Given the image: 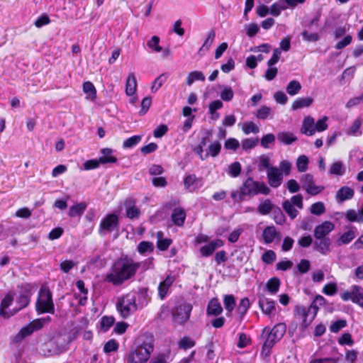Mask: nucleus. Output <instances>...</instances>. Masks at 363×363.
<instances>
[{
	"label": "nucleus",
	"instance_id": "obj_1",
	"mask_svg": "<svg viewBox=\"0 0 363 363\" xmlns=\"http://www.w3.org/2000/svg\"><path fill=\"white\" fill-rule=\"evenodd\" d=\"M140 266V263L131 257L121 256L112 264L109 272L104 277V281L115 286H121L133 279Z\"/></svg>",
	"mask_w": 363,
	"mask_h": 363
},
{
	"label": "nucleus",
	"instance_id": "obj_2",
	"mask_svg": "<svg viewBox=\"0 0 363 363\" xmlns=\"http://www.w3.org/2000/svg\"><path fill=\"white\" fill-rule=\"evenodd\" d=\"M35 310L38 314L55 313V305L52 300V294L49 288H40L38 294V298L35 303Z\"/></svg>",
	"mask_w": 363,
	"mask_h": 363
},
{
	"label": "nucleus",
	"instance_id": "obj_3",
	"mask_svg": "<svg viewBox=\"0 0 363 363\" xmlns=\"http://www.w3.org/2000/svg\"><path fill=\"white\" fill-rule=\"evenodd\" d=\"M116 306L122 318H128L138 310L135 294L130 292L118 297Z\"/></svg>",
	"mask_w": 363,
	"mask_h": 363
},
{
	"label": "nucleus",
	"instance_id": "obj_4",
	"mask_svg": "<svg viewBox=\"0 0 363 363\" xmlns=\"http://www.w3.org/2000/svg\"><path fill=\"white\" fill-rule=\"evenodd\" d=\"M153 350L152 342H143L134 351L128 354L126 357L127 363H145L150 359Z\"/></svg>",
	"mask_w": 363,
	"mask_h": 363
},
{
	"label": "nucleus",
	"instance_id": "obj_5",
	"mask_svg": "<svg viewBox=\"0 0 363 363\" xmlns=\"http://www.w3.org/2000/svg\"><path fill=\"white\" fill-rule=\"evenodd\" d=\"M241 194L245 196H255L259 194L268 195L270 193L269 188L264 182L255 181L252 177H248L240 186Z\"/></svg>",
	"mask_w": 363,
	"mask_h": 363
},
{
	"label": "nucleus",
	"instance_id": "obj_6",
	"mask_svg": "<svg viewBox=\"0 0 363 363\" xmlns=\"http://www.w3.org/2000/svg\"><path fill=\"white\" fill-rule=\"evenodd\" d=\"M317 314L309 306L297 305L294 308V316L301 323V328L306 330L313 321Z\"/></svg>",
	"mask_w": 363,
	"mask_h": 363
},
{
	"label": "nucleus",
	"instance_id": "obj_7",
	"mask_svg": "<svg viewBox=\"0 0 363 363\" xmlns=\"http://www.w3.org/2000/svg\"><path fill=\"white\" fill-rule=\"evenodd\" d=\"M120 227L119 216L115 213H108L99 223V234L103 235L114 230L118 231Z\"/></svg>",
	"mask_w": 363,
	"mask_h": 363
},
{
	"label": "nucleus",
	"instance_id": "obj_8",
	"mask_svg": "<svg viewBox=\"0 0 363 363\" xmlns=\"http://www.w3.org/2000/svg\"><path fill=\"white\" fill-rule=\"evenodd\" d=\"M192 309L191 303L186 302L176 306L172 312L174 321L177 324L184 325L189 320Z\"/></svg>",
	"mask_w": 363,
	"mask_h": 363
},
{
	"label": "nucleus",
	"instance_id": "obj_9",
	"mask_svg": "<svg viewBox=\"0 0 363 363\" xmlns=\"http://www.w3.org/2000/svg\"><path fill=\"white\" fill-rule=\"evenodd\" d=\"M303 187L307 194L311 196H315L320 194L323 189V186H316L313 180V176L311 174H306L301 177Z\"/></svg>",
	"mask_w": 363,
	"mask_h": 363
},
{
	"label": "nucleus",
	"instance_id": "obj_10",
	"mask_svg": "<svg viewBox=\"0 0 363 363\" xmlns=\"http://www.w3.org/2000/svg\"><path fill=\"white\" fill-rule=\"evenodd\" d=\"M262 335H266V339L262 345L261 352L262 354L268 356L270 354L272 348L280 339L275 337L274 333L269 330V327H265L263 329Z\"/></svg>",
	"mask_w": 363,
	"mask_h": 363
},
{
	"label": "nucleus",
	"instance_id": "obj_11",
	"mask_svg": "<svg viewBox=\"0 0 363 363\" xmlns=\"http://www.w3.org/2000/svg\"><path fill=\"white\" fill-rule=\"evenodd\" d=\"M258 306L263 314L269 316V318L275 315L276 306L274 301L262 295L259 298Z\"/></svg>",
	"mask_w": 363,
	"mask_h": 363
},
{
	"label": "nucleus",
	"instance_id": "obj_12",
	"mask_svg": "<svg viewBox=\"0 0 363 363\" xmlns=\"http://www.w3.org/2000/svg\"><path fill=\"white\" fill-rule=\"evenodd\" d=\"M118 159L115 156H101L99 160H86L83 165L85 170H91L98 168L100 164L116 163Z\"/></svg>",
	"mask_w": 363,
	"mask_h": 363
},
{
	"label": "nucleus",
	"instance_id": "obj_13",
	"mask_svg": "<svg viewBox=\"0 0 363 363\" xmlns=\"http://www.w3.org/2000/svg\"><path fill=\"white\" fill-rule=\"evenodd\" d=\"M175 276L169 274L166 276L165 279L159 284L157 287V295L160 300L163 301L167 297L169 289L175 281Z\"/></svg>",
	"mask_w": 363,
	"mask_h": 363
},
{
	"label": "nucleus",
	"instance_id": "obj_14",
	"mask_svg": "<svg viewBox=\"0 0 363 363\" xmlns=\"http://www.w3.org/2000/svg\"><path fill=\"white\" fill-rule=\"evenodd\" d=\"M13 301V298L11 294H6L5 297L1 300L0 303V316L4 319H8L16 313L15 308L6 311V309L12 304Z\"/></svg>",
	"mask_w": 363,
	"mask_h": 363
},
{
	"label": "nucleus",
	"instance_id": "obj_15",
	"mask_svg": "<svg viewBox=\"0 0 363 363\" xmlns=\"http://www.w3.org/2000/svg\"><path fill=\"white\" fill-rule=\"evenodd\" d=\"M335 228V225L330 221H324L321 224L315 226L313 235L315 239L329 238L328 235Z\"/></svg>",
	"mask_w": 363,
	"mask_h": 363
},
{
	"label": "nucleus",
	"instance_id": "obj_16",
	"mask_svg": "<svg viewBox=\"0 0 363 363\" xmlns=\"http://www.w3.org/2000/svg\"><path fill=\"white\" fill-rule=\"evenodd\" d=\"M224 245L223 240L217 238L211 240L208 244L202 246L199 249V252L203 257H208L213 254L216 250Z\"/></svg>",
	"mask_w": 363,
	"mask_h": 363
},
{
	"label": "nucleus",
	"instance_id": "obj_17",
	"mask_svg": "<svg viewBox=\"0 0 363 363\" xmlns=\"http://www.w3.org/2000/svg\"><path fill=\"white\" fill-rule=\"evenodd\" d=\"M267 179L269 184L273 188L279 187L283 179L280 170L276 167H271L267 171Z\"/></svg>",
	"mask_w": 363,
	"mask_h": 363
},
{
	"label": "nucleus",
	"instance_id": "obj_18",
	"mask_svg": "<svg viewBox=\"0 0 363 363\" xmlns=\"http://www.w3.org/2000/svg\"><path fill=\"white\" fill-rule=\"evenodd\" d=\"M31 296L32 293L28 289H24L19 294L16 300V303L18 305V307L15 308L16 313L29 305Z\"/></svg>",
	"mask_w": 363,
	"mask_h": 363
},
{
	"label": "nucleus",
	"instance_id": "obj_19",
	"mask_svg": "<svg viewBox=\"0 0 363 363\" xmlns=\"http://www.w3.org/2000/svg\"><path fill=\"white\" fill-rule=\"evenodd\" d=\"M125 215L129 219H137L141 214L140 209L135 206V201L130 199L125 201Z\"/></svg>",
	"mask_w": 363,
	"mask_h": 363
},
{
	"label": "nucleus",
	"instance_id": "obj_20",
	"mask_svg": "<svg viewBox=\"0 0 363 363\" xmlns=\"http://www.w3.org/2000/svg\"><path fill=\"white\" fill-rule=\"evenodd\" d=\"M331 240L330 238L315 239L313 245L314 250L321 255H327L330 251Z\"/></svg>",
	"mask_w": 363,
	"mask_h": 363
},
{
	"label": "nucleus",
	"instance_id": "obj_21",
	"mask_svg": "<svg viewBox=\"0 0 363 363\" xmlns=\"http://www.w3.org/2000/svg\"><path fill=\"white\" fill-rule=\"evenodd\" d=\"M186 214L184 209L182 207L175 208L171 215L172 223L178 226L182 227L184 225Z\"/></svg>",
	"mask_w": 363,
	"mask_h": 363
},
{
	"label": "nucleus",
	"instance_id": "obj_22",
	"mask_svg": "<svg viewBox=\"0 0 363 363\" xmlns=\"http://www.w3.org/2000/svg\"><path fill=\"white\" fill-rule=\"evenodd\" d=\"M301 133L308 136H312L315 133L314 118L311 116L304 118L301 128Z\"/></svg>",
	"mask_w": 363,
	"mask_h": 363
},
{
	"label": "nucleus",
	"instance_id": "obj_23",
	"mask_svg": "<svg viewBox=\"0 0 363 363\" xmlns=\"http://www.w3.org/2000/svg\"><path fill=\"white\" fill-rule=\"evenodd\" d=\"M354 190L347 186H342L337 191L335 198L340 202H343L347 200H350L354 197Z\"/></svg>",
	"mask_w": 363,
	"mask_h": 363
},
{
	"label": "nucleus",
	"instance_id": "obj_24",
	"mask_svg": "<svg viewBox=\"0 0 363 363\" xmlns=\"http://www.w3.org/2000/svg\"><path fill=\"white\" fill-rule=\"evenodd\" d=\"M279 235V233L274 225L267 226L262 232V238L265 244L272 243Z\"/></svg>",
	"mask_w": 363,
	"mask_h": 363
},
{
	"label": "nucleus",
	"instance_id": "obj_25",
	"mask_svg": "<svg viewBox=\"0 0 363 363\" xmlns=\"http://www.w3.org/2000/svg\"><path fill=\"white\" fill-rule=\"evenodd\" d=\"M222 312L223 308L218 300L216 298L211 299L206 309L207 315L217 316Z\"/></svg>",
	"mask_w": 363,
	"mask_h": 363
},
{
	"label": "nucleus",
	"instance_id": "obj_26",
	"mask_svg": "<svg viewBox=\"0 0 363 363\" xmlns=\"http://www.w3.org/2000/svg\"><path fill=\"white\" fill-rule=\"evenodd\" d=\"M157 248L160 251L167 250L169 246L172 244V240L171 238H164V233L161 230L157 232Z\"/></svg>",
	"mask_w": 363,
	"mask_h": 363
},
{
	"label": "nucleus",
	"instance_id": "obj_27",
	"mask_svg": "<svg viewBox=\"0 0 363 363\" xmlns=\"http://www.w3.org/2000/svg\"><path fill=\"white\" fill-rule=\"evenodd\" d=\"M137 89V82L133 73H130L125 83V94L129 96H132L135 94Z\"/></svg>",
	"mask_w": 363,
	"mask_h": 363
},
{
	"label": "nucleus",
	"instance_id": "obj_28",
	"mask_svg": "<svg viewBox=\"0 0 363 363\" xmlns=\"http://www.w3.org/2000/svg\"><path fill=\"white\" fill-rule=\"evenodd\" d=\"M313 101L311 97H299L297 98L291 104V108L293 110H297L306 107L310 106Z\"/></svg>",
	"mask_w": 363,
	"mask_h": 363
},
{
	"label": "nucleus",
	"instance_id": "obj_29",
	"mask_svg": "<svg viewBox=\"0 0 363 363\" xmlns=\"http://www.w3.org/2000/svg\"><path fill=\"white\" fill-rule=\"evenodd\" d=\"M353 289L352 302L363 308V288L358 285L352 286Z\"/></svg>",
	"mask_w": 363,
	"mask_h": 363
},
{
	"label": "nucleus",
	"instance_id": "obj_30",
	"mask_svg": "<svg viewBox=\"0 0 363 363\" xmlns=\"http://www.w3.org/2000/svg\"><path fill=\"white\" fill-rule=\"evenodd\" d=\"M280 285V279L278 277H274L267 281L266 288L267 291L271 294H276L279 290Z\"/></svg>",
	"mask_w": 363,
	"mask_h": 363
},
{
	"label": "nucleus",
	"instance_id": "obj_31",
	"mask_svg": "<svg viewBox=\"0 0 363 363\" xmlns=\"http://www.w3.org/2000/svg\"><path fill=\"white\" fill-rule=\"evenodd\" d=\"M277 139L284 145H291L297 140V138L292 133L287 131L278 133Z\"/></svg>",
	"mask_w": 363,
	"mask_h": 363
},
{
	"label": "nucleus",
	"instance_id": "obj_32",
	"mask_svg": "<svg viewBox=\"0 0 363 363\" xmlns=\"http://www.w3.org/2000/svg\"><path fill=\"white\" fill-rule=\"evenodd\" d=\"M250 306L251 303L247 297H245L240 300L239 305L237 308V313L240 315L241 320H242L245 315H246L247 311L250 308Z\"/></svg>",
	"mask_w": 363,
	"mask_h": 363
},
{
	"label": "nucleus",
	"instance_id": "obj_33",
	"mask_svg": "<svg viewBox=\"0 0 363 363\" xmlns=\"http://www.w3.org/2000/svg\"><path fill=\"white\" fill-rule=\"evenodd\" d=\"M172 361L171 350L167 349L164 352L158 353L156 357L152 359V363H169Z\"/></svg>",
	"mask_w": 363,
	"mask_h": 363
},
{
	"label": "nucleus",
	"instance_id": "obj_34",
	"mask_svg": "<svg viewBox=\"0 0 363 363\" xmlns=\"http://www.w3.org/2000/svg\"><path fill=\"white\" fill-rule=\"evenodd\" d=\"M220 150H221L220 143L218 140L214 141L209 145V146L207 149V152L205 155V158H207L209 156H211L212 157H216L220 154Z\"/></svg>",
	"mask_w": 363,
	"mask_h": 363
},
{
	"label": "nucleus",
	"instance_id": "obj_35",
	"mask_svg": "<svg viewBox=\"0 0 363 363\" xmlns=\"http://www.w3.org/2000/svg\"><path fill=\"white\" fill-rule=\"evenodd\" d=\"M86 207L87 205L84 202L73 205L69 208V216L70 217L79 216L84 213Z\"/></svg>",
	"mask_w": 363,
	"mask_h": 363
},
{
	"label": "nucleus",
	"instance_id": "obj_36",
	"mask_svg": "<svg viewBox=\"0 0 363 363\" xmlns=\"http://www.w3.org/2000/svg\"><path fill=\"white\" fill-rule=\"evenodd\" d=\"M274 208L272 201L269 199H265L263 202L260 203L257 207V211L261 215H267L272 211Z\"/></svg>",
	"mask_w": 363,
	"mask_h": 363
},
{
	"label": "nucleus",
	"instance_id": "obj_37",
	"mask_svg": "<svg viewBox=\"0 0 363 363\" xmlns=\"http://www.w3.org/2000/svg\"><path fill=\"white\" fill-rule=\"evenodd\" d=\"M286 328L284 323H279L274 325L272 328H269V330L274 333L275 337L281 340L286 333Z\"/></svg>",
	"mask_w": 363,
	"mask_h": 363
},
{
	"label": "nucleus",
	"instance_id": "obj_38",
	"mask_svg": "<svg viewBox=\"0 0 363 363\" xmlns=\"http://www.w3.org/2000/svg\"><path fill=\"white\" fill-rule=\"evenodd\" d=\"M205 76L201 71H193L190 72L186 79V83L187 85H191L196 80L204 82Z\"/></svg>",
	"mask_w": 363,
	"mask_h": 363
},
{
	"label": "nucleus",
	"instance_id": "obj_39",
	"mask_svg": "<svg viewBox=\"0 0 363 363\" xmlns=\"http://www.w3.org/2000/svg\"><path fill=\"white\" fill-rule=\"evenodd\" d=\"M215 36H216V33H215L214 30H211L208 33L207 38L206 39L203 45L199 50V54H201L202 52H205L210 49L211 45L213 44V43L214 41Z\"/></svg>",
	"mask_w": 363,
	"mask_h": 363
},
{
	"label": "nucleus",
	"instance_id": "obj_40",
	"mask_svg": "<svg viewBox=\"0 0 363 363\" xmlns=\"http://www.w3.org/2000/svg\"><path fill=\"white\" fill-rule=\"evenodd\" d=\"M272 212L273 219L277 224L283 225L285 223L286 217L279 207L274 206Z\"/></svg>",
	"mask_w": 363,
	"mask_h": 363
},
{
	"label": "nucleus",
	"instance_id": "obj_41",
	"mask_svg": "<svg viewBox=\"0 0 363 363\" xmlns=\"http://www.w3.org/2000/svg\"><path fill=\"white\" fill-rule=\"evenodd\" d=\"M282 207L291 219H294L298 216V211L294 208L290 201H284L282 203Z\"/></svg>",
	"mask_w": 363,
	"mask_h": 363
},
{
	"label": "nucleus",
	"instance_id": "obj_42",
	"mask_svg": "<svg viewBox=\"0 0 363 363\" xmlns=\"http://www.w3.org/2000/svg\"><path fill=\"white\" fill-rule=\"evenodd\" d=\"M345 169L343 163L340 161L335 162L330 166L329 173L330 174L342 176L345 174Z\"/></svg>",
	"mask_w": 363,
	"mask_h": 363
},
{
	"label": "nucleus",
	"instance_id": "obj_43",
	"mask_svg": "<svg viewBox=\"0 0 363 363\" xmlns=\"http://www.w3.org/2000/svg\"><path fill=\"white\" fill-rule=\"evenodd\" d=\"M160 39L158 36L154 35L147 43V46L155 52L162 51V48L160 45Z\"/></svg>",
	"mask_w": 363,
	"mask_h": 363
},
{
	"label": "nucleus",
	"instance_id": "obj_44",
	"mask_svg": "<svg viewBox=\"0 0 363 363\" xmlns=\"http://www.w3.org/2000/svg\"><path fill=\"white\" fill-rule=\"evenodd\" d=\"M137 250L141 255L147 252L151 253L154 251V245L150 241H141L137 247Z\"/></svg>",
	"mask_w": 363,
	"mask_h": 363
},
{
	"label": "nucleus",
	"instance_id": "obj_45",
	"mask_svg": "<svg viewBox=\"0 0 363 363\" xmlns=\"http://www.w3.org/2000/svg\"><path fill=\"white\" fill-rule=\"evenodd\" d=\"M301 89V85L300 82L295 79L291 81L286 88V92L291 96H294L297 94Z\"/></svg>",
	"mask_w": 363,
	"mask_h": 363
},
{
	"label": "nucleus",
	"instance_id": "obj_46",
	"mask_svg": "<svg viewBox=\"0 0 363 363\" xmlns=\"http://www.w3.org/2000/svg\"><path fill=\"white\" fill-rule=\"evenodd\" d=\"M355 238L354 232L352 230L344 233L338 239V245L349 244Z\"/></svg>",
	"mask_w": 363,
	"mask_h": 363
},
{
	"label": "nucleus",
	"instance_id": "obj_47",
	"mask_svg": "<svg viewBox=\"0 0 363 363\" xmlns=\"http://www.w3.org/2000/svg\"><path fill=\"white\" fill-rule=\"evenodd\" d=\"M223 304L226 311L231 313L235 307V298L233 295H225L223 298Z\"/></svg>",
	"mask_w": 363,
	"mask_h": 363
},
{
	"label": "nucleus",
	"instance_id": "obj_48",
	"mask_svg": "<svg viewBox=\"0 0 363 363\" xmlns=\"http://www.w3.org/2000/svg\"><path fill=\"white\" fill-rule=\"evenodd\" d=\"M141 140H142L141 135H133L123 141V147L125 149L132 148L134 146L137 145L141 141Z\"/></svg>",
	"mask_w": 363,
	"mask_h": 363
},
{
	"label": "nucleus",
	"instance_id": "obj_49",
	"mask_svg": "<svg viewBox=\"0 0 363 363\" xmlns=\"http://www.w3.org/2000/svg\"><path fill=\"white\" fill-rule=\"evenodd\" d=\"M115 323V318L113 316L104 315L101 319V329L104 332L108 331Z\"/></svg>",
	"mask_w": 363,
	"mask_h": 363
},
{
	"label": "nucleus",
	"instance_id": "obj_50",
	"mask_svg": "<svg viewBox=\"0 0 363 363\" xmlns=\"http://www.w3.org/2000/svg\"><path fill=\"white\" fill-rule=\"evenodd\" d=\"M242 170L241 164L239 162H234L228 167V174L232 177H237L240 175Z\"/></svg>",
	"mask_w": 363,
	"mask_h": 363
},
{
	"label": "nucleus",
	"instance_id": "obj_51",
	"mask_svg": "<svg viewBox=\"0 0 363 363\" xmlns=\"http://www.w3.org/2000/svg\"><path fill=\"white\" fill-rule=\"evenodd\" d=\"M83 91L88 94L92 99L96 96V89L92 82L87 81L82 84Z\"/></svg>",
	"mask_w": 363,
	"mask_h": 363
},
{
	"label": "nucleus",
	"instance_id": "obj_52",
	"mask_svg": "<svg viewBox=\"0 0 363 363\" xmlns=\"http://www.w3.org/2000/svg\"><path fill=\"white\" fill-rule=\"evenodd\" d=\"M325 303V298L321 295H316L309 307L313 309V311H315V313L317 314L319 307L323 306Z\"/></svg>",
	"mask_w": 363,
	"mask_h": 363
},
{
	"label": "nucleus",
	"instance_id": "obj_53",
	"mask_svg": "<svg viewBox=\"0 0 363 363\" xmlns=\"http://www.w3.org/2000/svg\"><path fill=\"white\" fill-rule=\"evenodd\" d=\"M239 147V141L234 138H230L227 139L224 143V148L228 150H233V152H236Z\"/></svg>",
	"mask_w": 363,
	"mask_h": 363
},
{
	"label": "nucleus",
	"instance_id": "obj_54",
	"mask_svg": "<svg viewBox=\"0 0 363 363\" xmlns=\"http://www.w3.org/2000/svg\"><path fill=\"white\" fill-rule=\"evenodd\" d=\"M277 259L276 253L272 250H266L262 255V260L266 264H270Z\"/></svg>",
	"mask_w": 363,
	"mask_h": 363
},
{
	"label": "nucleus",
	"instance_id": "obj_55",
	"mask_svg": "<svg viewBox=\"0 0 363 363\" xmlns=\"http://www.w3.org/2000/svg\"><path fill=\"white\" fill-rule=\"evenodd\" d=\"M308 158L306 155H301L296 162L297 169L300 172H305L308 168Z\"/></svg>",
	"mask_w": 363,
	"mask_h": 363
},
{
	"label": "nucleus",
	"instance_id": "obj_56",
	"mask_svg": "<svg viewBox=\"0 0 363 363\" xmlns=\"http://www.w3.org/2000/svg\"><path fill=\"white\" fill-rule=\"evenodd\" d=\"M251 344V339L250 337L245 333H239V339L238 342L237 343V347L238 348H244L247 347V345H250Z\"/></svg>",
	"mask_w": 363,
	"mask_h": 363
},
{
	"label": "nucleus",
	"instance_id": "obj_57",
	"mask_svg": "<svg viewBox=\"0 0 363 363\" xmlns=\"http://www.w3.org/2000/svg\"><path fill=\"white\" fill-rule=\"evenodd\" d=\"M325 211V208L323 202H316L311 205V213L313 215L320 216Z\"/></svg>",
	"mask_w": 363,
	"mask_h": 363
},
{
	"label": "nucleus",
	"instance_id": "obj_58",
	"mask_svg": "<svg viewBox=\"0 0 363 363\" xmlns=\"http://www.w3.org/2000/svg\"><path fill=\"white\" fill-rule=\"evenodd\" d=\"M242 131L247 135L251 133H257L259 132V128L252 121L246 122L243 124Z\"/></svg>",
	"mask_w": 363,
	"mask_h": 363
},
{
	"label": "nucleus",
	"instance_id": "obj_59",
	"mask_svg": "<svg viewBox=\"0 0 363 363\" xmlns=\"http://www.w3.org/2000/svg\"><path fill=\"white\" fill-rule=\"evenodd\" d=\"M328 118L327 116H324L322 118L318 120L316 123L314 122L315 132H323L328 129V125L327 123Z\"/></svg>",
	"mask_w": 363,
	"mask_h": 363
},
{
	"label": "nucleus",
	"instance_id": "obj_60",
	"mask_svg": "<svg viewBox=\"0 0 363 363\" xmlns=\"http://www.w3.org/2000/svg\"><path fill=\"white\" fill-rule=\"evenodd\" d=\"M347 325V321L343 319L337 320L333 322L330 326V330L332 333H338L341 329L344 328Z\"/></svg>",
	"mask_w": 363,
	"mask_h": 363
},
{
	"label": "nucleus",
	"instance_id": "obj_61",
	"mask_svg": "<svg viewBox=\"0 0 363 363\" xmlns=\"http://www.w3.org/2000/svg\"><path fill=\"white\" fill-rule=\"evenodd\" d=\"M340 345H349L351 346L354 344L352 335L349 333H343L337 340Z\"/></svg>",
	"mask_w": 363,
	"mask_h": 363
},
{
	"label": "nucleus",
	"instance_id": "obj_62",
	"mask_svg": "<svg viewBox=\"0 0 363 363\" xmlns=\"http://www.w3.org/2000/svg\"><path fill=\"white\" fill-rule=\"evenodd\" d=\"M195 342L189 337H182L179 342V348L188 350L195 346Z\"/></svg>",
	"mask_w": 363,
	"mask_h": 363
},
{
	"label": "nucleus",
	"instance_id": "obj_63",
	"mask_svg": "<svg viewBox=\"0 0 363 363\" xmlns=\"http://www.w3.org/2000/svg\"><path fill=\"white\" fill-rule=\"evenodd\" d=\"M167 77L164 74H162L158 77H157L153 84L151 87V90L152 92L157 91L162 84L166 82Z\"/></svg>",
	"mask_w": 363,
	"mask_h": 363
},
{
	"label": "nucleus",
	"instance_id": "obj_64",
	"mask_svg": "<svg viewBox=\"0 0 363 363\" xmlns=\"http://www.w3.org/2000/svg\"><path fill=\"white\" fill-rule=\"evenodd\" d=\"M118 346L117 341L114 339H111L104 345V351L106 353L115 352L118 349Z\"/></svg>",
	"mask_w": 363,
	"mask_h": 363
}]
</instances>
